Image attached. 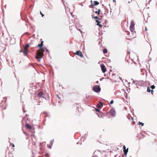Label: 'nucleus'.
<instances>
[{"instance_id": "603ef678", "label": "nucleus", "mask_w": 157, "mask_h": 157, "mask_svg": "<svg viewBox=\"0 0 157 157\" xmlns=\"http://www.w3.org/2000/svg\"><path fill=\"white\" fill-rule=\"evenodd\" d=\"M113 1L114 2V1H115V0H113Z\"/></svg>"}, {"instance_id": "1a4fd4ad", "label": "nucleus", "mask_w": 157, "mask_h": 157, "mask_svg": "<svg viewBox=\"0 0 157 157\" xmlns=\"http://www.w3.org/2000/svg\"><path fill=\"white\" fill-rule=\"evenodd\" d=\"M54 142V140H51L50 141V144H47V146L50 149H51L52 148V146L53 143Z\"/></svg>"}, {"instance_id": "c85d7f7f", "label": "nucleus", "mask_w": 157, "mask_h": 157, "mask_svg": "<svg viewBox=\"0 0 157 157\" xmlns=\"http://www.w3.org/2000/svg\"><path fill=\"white\" fill-rule=\"evenodd\" d=\"M87 135L86 134H85L84 136V138H86L87 137Z\"/></svg>"}, {"instance_id": "7ed1b4c3", "label": "nucleus", "mask_w": 157, "mask_h": 157, "mask_svg": "<svg viewBox=\"0 0 157 157\" xmlns=\"http://www.w3.org/2000/svg\"><path fill=\"white\" fill-rule=\"evenodd\" d=\"M110 115L113 117H114L116 116V113L115 109L113 108L110 111Z\"/></svg>"}, {"instance_id": "de8ad7c7", "label": "nucleus", "mask_w": 157, "mask_h": 157, "mask_svg": "<svg viewBox=\"0 0 157 157\" xmlns=\"http://www.w3.org/2000/svg\"><path fill=\"white\" fill-rule=\"evenodd\" d=\"M57 97H58V98H59V99H60V98H59V97H58V95H57Z\"/></svg>"}, {"instance_id": "7c9ffc66", "label": "nucleus", "mask_w": 157, "mask_h": 157, "mask_svg": "<svg viewBox=\"0 0 157 157\" xmlns=\"http://www.w3.org/2000/svg\"><path fill=\"white\" fill-rule=\"evenodd\" d=\"M153 92H154L153 90H151V91L150 92H151V94H153Z\"/></svg>"}, {"instance_id": "9b49d317", "label": "nucleus", "mask_w": 157, "mask_h": 157, "mask_svg": "<svg viewBox=\"0 0 157 157\" xmlns=\"http://www.w3.org/2000/svg\"><path fill=\"white\" fill-rule=\"evenodd\" d=\"M103 106V104L101 102H99V103L97 105V107L100 109Z\"/></svg>"}, {"instance_id": "39448f33", "label": "nucleus", "mask_w": 157, "mask_h": 157, "mask_svg": "<svg viewBox=\"0 0 157 157\" xmlns=\"http://www.w3.org/2000/svg\"><path fill=\"white\" fill-rule=\"evenodd\" d=\"M44 95V93L42 91L40 92L38 94V96L40 98H43L45 99H46V97L43 96Z\"/></svg>"}, {"instance_id": "393cba45", "label": "nucleus", "mask_w": 157, "mask_h": 157, "mask_svg": "<svg viewBox=\"0 0 157 157\" xmlns=\"http://www.w3.org/2000/svg\"><path fill=\"white\" fill-rule=\"evenodd\" d=\"M100 109H98V108H97L95 109V111L97 112H100Z\"/></svg>"}, {"instance_id": "72a5a7b5", "label": "nucleus", "mask_w": 157, "mask_h": 157, "mask_svg": "<svg viewBox=\"0 0 157 157\" xmlns=\"http://www.w3.org/2000/svg\"><path fill=\"white\" fill-rule=\"evenodd\" d=\"M45 50H46V52L49 53V51L47 49H46Z\"/></svg>"}, {"instance_id": "a19ab883", "label": "nucleus", "mask_w": 157, "mask_h": 157, "mask_svg": "<svg viewBox=\"0 0 157 157\" xmlns=\"http://www.w3.org/2000/svg\"><path fill=\"white\" fill-rule=\"evenodd\" d=\"M83 137H82L81 138V139H80V140H82V139H83Z\"/></svg>"}, {"instance_id": "4468645a", "label": "nucleus", "mask_w": 157, "mask_h": 157, "mask_svg": "<svg viewBox=\"0 0 157 157\" xmlns=\"http://www.w3.org/2000/svg\"><path fill=\"white\" fill-rule=\"evenodd\" d=\"M29 52V51L26 49H25L24 51L23 52L24 55L25 56H26L27 55V53Z\"/></svg>"}, {"instance_id": "0eeeda50", "label": "nucleus", "mask_w": 157, "mask_h": 157, "mask_svg": "<svg viewBox=\"0 0 157 157\" xmlns=\"http://www.w3.org/2000/svg\"><path fill=\"white\" fill-rule=\"evenodd\" d=\"M75 54L81 57H83L82 52L80 51H76V52L75 53Z\"/></svg>"}, {"instance_id": "ddd939ff", "label": "nucleus", "mask_w": 157, "mask_h": 157, "mask_svg": "<svg viewBox=\"0 0 157 157\" xmlns=\"http://www.w3.org/2000/svg\"><path fill=\"white\" fill-rule=\"evenodd\" d=\"M42 56H39L38 54H36V58L37 59H38V61L39 62L40 61V59L42 58Z\"/></svg>"}, {"instance_id": "b1692460", "label": "nucleus", "mask_w": 157, "mask_h": 157, "mask_svg": "<svg viewBox=\"0 0 157 157\" xmlns=\"http://www.w3.org/2000/svg\"><path fill=\"white\" fill-rule=\"evenodd\" d=\"M94 19H96V20L97 19H99V18L97 16H94Z\"/></svg>"}, {"instance_id": "8fccbe9b", "label": "nucleus", "mask_w": 157, "mask_h": 157, "mask_svg": "<svg viewBox=\"0 0 157 157\" xmlns=\"http://www.w3.org/2000/svg\"><path fill=\"white\" fill-rule=\"evenodd\" d=\"M90 2H92V0H91V1H90Z\"/></svg>"}, {"instance_id": "bf43d9fd", "label": "nucleus", "mask_w": 157, "mask_h": 157, "mask_svg": "<svg viewBox=\"0 0 157 157\" xmlns=\"http://www.w3.org/2000/svg\"><path fill=\"white\" fill-rule=\"evenodd\" d=\"M128 3H130V2H128Z\"/></svg>"}, {"instance_id": "6e6d98bb", "label": "nucleus", "mask_w": 157, "mask_h": 157, "mask_svg": "<svg viewBox=\"0 0 157 157\" xmlns=\"http://www.w3.org/2000/svg\"><path fill=\"white\" fill-rule=\"evenodd\" d=\"M4 109H6V107H5V108H4Z\"/></svg>"}, {"instance_id": "f03ea898", "label": "nucleus", "mask_w": 157, "mask_h": 157, "mask_svg": "<svg viewBox=\"0 0 157 157\" xmlns=\"http://www.w3.org/2000/svg\"><path fill=\"white\" fill-rule=\"evenodd\" d=\"M134 25L135 24L134 22L133 21H131L130 22V29L132 32L134 31Z\"/></svg>"}, {"instance_id": "a211bd4d", "label": "nucleus", "mask_w": 157, "mask_h": 157, "mask_svg": "<svg viewBox=\"0 0 157 157\" xmlns=\"http://www.w3.org/2000/svg\"><path fill=\"white\" fill-rule=\"evenodd\" d=\"M101 22H98V23L97 24V25L99 26V27H101L103 26V25H102L100 24Z\"/></svg>"}, {"instance_id": "2f4dec72", "label": "nucleus", "mask_w": 157, "mask_h": 157, "mask_svg": "<svg viewBox=\"0 0 157 157\" xmlns=\"http://www.w3.org/2000/svg\"><path fill=\"white\" fill-rule=\"evenodd\" d=\"M99 19H97V20H96V23H98V22H100V21H99L98 20Z\"/></svg>"}, {"instance_id": "49530a36", "label": "nucleus", "mask_w": 157, "mask_h": 157, "mask_svg": "<svg viewBox=\"0 0 157 157\" xmlns=\"http://www.w3.org/2000/svg\"><path fill=\"white\" fill-rule=\"evenodd\" d=\"M79 144V143L78 142L76 144Z\"/></svg>"}, {"instance_id": "37998d69", "label": "nucleus", "mask_w": 157, "mask_h": 157, "mask_svg": "<svg viewBox=\"0 0 157 157\" xmlns=\"http://www.w3.org/2000/svg\"><path fill=\"white\" fill-rule=\"evenodd\" d=\"M26 33V34H28V35H29V33Z\"/></svg>"}, {"instance_id": "4be33fe9", "label": "nucleus", "mask_w": 157, "mask_h": 157, "mask_svg": "<svg viewBox=\"0 0 157 157\" xmlns=\"http://www.w3.org/2000/svg\"><path fill=\"white\" fill-rule=\"evenodd\" d=\"M138 124L139 125H141L142 126H143L144 124L143 123H142V122H140V121H139L138 122Z\"/></svg>"}, {"instance_id": "c9c22d12", "label": "nucleus", "mask_w": 157, "mask_h": 157, "mask_svg": "<svg viewBox=\"0 0 157 157\" xmlns=\"http://www.w3.org/2000/svg\"><path fill=\"white\" fill-rule=\"evenodd\" d=\"M147 28L146 27H145V31H147Z\"/></svg>"}, {"instance_id": "2eb2a0df", "label": "nucleus", "mask_w": 157, "mask_h": 157, "mask_svg": "<svg viewBox=\"0 0 157 157\" xmlns=\"http://www.w3.org/2000/svg\"><path fill=\"white\" fill-rule=\"evenodd\" d=\"M43 45L41 44V43L39 44L36 46V47H38L40 48V49L43 48Z\"/></svg>"}, {"instance_id": "c03bdc74", "label": "nucleus", "mask_w": 157, "mask_h": 157, "mask_svg": "<svg viewBox=\"0 0 157 157\" xmlns=\"http://www.w3.org/2000/svg\"><path fill=\"white\" fill-rule=\"evenodd\" d=\"M31 65L30 63L29 64V66H31Z\"/></svg>"}, {"instance_id": "e433bc0d", "label": "nucleus", "mask_w": 157, "mask_h": 157, "mask_svg": "<svg viewBox=\"0 0 157 157\" xmlns=\"http://www.w3.org/2000/svg\"><path fill=\"white\" fill-rule=\"evenodd\" d=\"M23 51L22 50H21L20 51V52H23Z\"/></svg>"}, {"instance_id": "473e14b6", "label": "nucleus", "mask_w": 157, "mask_h": 157, "mask_svg": "<svg viewBox=\"0 0 157 157\" xmlns=\"http://www.w3.org/2000/svg\"><path fill=\"white\" fill-rule=\"evenodd\" d=\"M46 49H47V48L46 47H43V48L42 49L43 50H44V49L46 50Z\"/></svg>"}, {"instance_id": "4c0bfd02", "label": "nucleus", "mask_w": 157, "mask_h": 157, "mask_svg": "<svg viewBox=\"0 0 157 157\" xmlns=\"http://www.w3.org/2000/svg\"><path fill=\"white\" fill-rule=\"evenodd\" d=\"M79 5L81 6H83V4H82V3H80V4H79Z\"/></svg>"}, {"instance_id": "f257e3e1", "label": "nucleus", "mask_w": 157, "mask_h": 157, "mask_svg": "<svg viewBox=\"0 0 157 157\" xmlns=\"http://www.w3.org/2000/svg\"><path fill=\"white\" fill-rule=\"evenodd\" d=\"M93 90L94 91L98 93L100 92L101 88L98 85L95 86L93 88Z\"/></svg>"}, {"instance_id": "5701e85b", "label": "nucleus", "mask_w": 157, "mask_h": 157, "mask_svg": "<svg viewBox=\"0 0 157 157\" xmlns=\"http://www.w3.org/2000/svg\"><path fill=\"white\" fill-rule=\"evenodd\" d=\"M151 88L152 89V90H153V89H154L155 88V86L154 85H152L151 86Z\"/></svg>"}, {"instance_id": "bb28decb", "label": "nucleus", "mask_w": 157, "mask_h": 157, "mask_svg": "<svg viewBox=\"0 0 157 157\" xmlns=\"http://www.w3.org/2000/svg\"><path fill=\"white\" fill-rule=\"evenodd\" d=\"M40 14H41V15L42 17H43L44 16V14H43L42 13V12H40Z\"/></svg>"}, {"instance_id": "6ab92c4d", "label": "nucleus", "mask_w": 157, "mask_h": 157, "mask_svg": "<svg viewBox=\"0 0 157 157\" xmlns=\"http://www.w3.org/2000/svg\"><path fill=\"white\" fill-rule=\"evenodd\" d=\"M135 85L137 86H140V82H138V81H136V82L135 83Z\"/></svg>"}, {"instance_id": "aec40b11", "label": "nucleus", "mask_w": 157, "mask_h": 157, "mask_svg": "<svg viewBox=\"0 0 157 157\" xmlns=\"http://www.w3.org/2000/svg\"><path fill=\"white\" fill-rule=\"evenodd\" d=\"M29 44H27L25 46V48L26 49V48L29 47Z\"/></svg>"}, {"instance_id": "a18cd8bd", "label": "nucleus", "mask_w": 157, "mask_h": 157, "mask_svg": "<svg viewBox=\"0 0 157 157\" xmlns=\"http://www.w3.org/2000/svg\"><path fill=\"white\" fill-rule=\"evenodd\" d=\"M76 105H79V104H77H77H76Z\"/></svg>"}, {"instance_id": "a878e982", "label": "nucleus", "mask_w": 157, "mask_h": 157, "mask_svg": "<svg viewBox=\"0 0 157 157\" xmlns=\"http://www.w3.org/2000/svg\"><path fill=\"white\" fill-rule=\"evenodd\" d=\"M114 102V101H113V100H111V101H110V103L111 104H113Z\"/></svg>"}, {"instance_id": "dca6fc26", "label": "nucleus", "mask_w": 157, "mask_h": 157, "mask_svg": "<svg viewBox=\"0 0 157 157\" xmlns=\"http://www.w3.org/2000/svg\"><path fill=\"white\" fill-rule=\"evenodd\" d=\"M101 11V10L100 9H98V11H94V13H97L98 14V15L100 14V13Z\"/></svg>"}, {"instance_id": "09e8293b", "label": "nucleus", "mask_w": 157, "mask_h": 157, "mask_svg": "<svg viewBox=\"0 0 157 157\" xmlns=\"http://www.w3.org/2000/svg\"><path fill=\"white\" fill-rule=\"evenodd\" d=\"M119 78H120V79L121 80H122V79H121V77H119Z\"/></svg>"}, {"instance_id": "f704fd0d", "label": "nucleus", "mask_w": 157, "mask_h": 157, "mask_svg": "<svg viewBox=\"0 0 157 157\" xmlns=\"http://www.w3.org/2000/svg\"><path fill=\"white\" fill-rule=\"evenodd\" d=\"M44 41H41L40 43L43 45Z\"/></svg>"}, {"instance_id": "9d476101", "label": "nucleus", "mask_w": 157, "mask_h": 157, "mask_svg": "<svg viewBox=\"0 0 157 157\" xmlns=\"http://www.w3.org/2000/svg\"><path fill=\"white\" fill-rule=\"evenodd\" d=\"M99 4V2L97 1H94V2L93 4H92L91 5L92 6L91 7V8H93V6H95L98 5Z\"/></svg>"}, {"instance_id": "58836bf2", "label": "nucleus", "mask_w": 157, "mask_h": 157, "mask_svg": "<svg viewBox=\"0 0 157 157\" xmlns=\"http://www.w3.org/2000/svg\"><path fill=\"white\" fill-rule=\"evenodd\" d=\"M151 0H149V2H148V4H149V3H150V2H151Z\"/></svg>"}, {"instance_id": "f8f14e48", "label": "nucleus", "mask_w": 157, "mask_h": 157, "mask_svg": "<svg viewBox=\"0 0 157 157\" xmlns=\"http://www.w3.org/2000/svg\"><path fill=\"white\" fill-rule=\"evenodd\" d=\"M25 127L27 129H31L32 128V126L29 123L26 124Z\"/></svg>"}, {"instance_id": "13d9d810", "label": "nucleus", "mask_w": 157, "mask_h": 157, "mask_svg": "<svg viewBox=\"0 0 157 157\" xmlns=\"http://www.w3.org/2000/svg\"><path fill=\"white\" fill-rule=\"evenodd\" d=\"M106 22V20H105V22Z\"/></svg>"}, {"instance_id": "412c9836", "label": "nucleus", "mask_w": 157, "mask_h": 157, "mask_svg": "<svg viewBox=\"0 0 157 157\" xmlns=\"http://www.w3.org/2000/svg\"><path fill=\"white\" fill-rule=\"evenodd\" d=\"M151 91V90L150 89V88L148 87L147 88V92L150 93Z\"/></svg>"}, {"instance_id": "c756f323", "label": "nucleus", "mask_w": 157, "mask_h": 157, "mask_svg": "<svg viewBox=\"0 0 157 157\" xmlns=\"http://www.w3.org/2000/svg\"><path fill=\"white\" fill-rule=\"evenodd\" d=\"M11 145L12 146V147H15V145L13 143H11Z\"/></svg>"}, {"instance_id": "864d4df0", "label": "nucleus", "mask_w": 157, "mask_h": 157, "mask_svg": "<svg viewBox=\"0 0 157 157\" xmlns=\"http://www.w3.org/2000/svg\"><path fill=\"white\" fill-rule=\"evenodd\" d=\"M80 32H82V31H81V30L80 31Z\"/></svg>"}, {"instance_id": "4d7b16f0", "label": "nucleus", "mask_w": 157, "mask_h": 157, "mask_svg": "<svg viewBox=\"0 0 157 157\" xmlns=\"http://www.w3.org/2000/svg\"><path fill=\"white\" fill-rule=\"evenodd\" d=\"M10 140H9V142L10 143Z\"/></svg>"}, {"instance_id": "ea45409f", "label": "nucleus", "mask_w": 157, "mask_h": 157, "mask_svg": "<svg viewBox=\"0 0 157 157\" xmlns=\"http://www.w3.org/2000/svg\"><path fill=\"white\" fill-rule=\"evenodd\" d=\"M96 82V83H97V84H98V82H98V81H97Z\"/></svg>"}, {"instance_id": "423d86ee", "label": "nucleus", "mask_w": 157, "mask_h": 157, "mask_svg": "<svg viewBox=\"0 0 157 157\" xmlns=\"http://www.w3.org/2000/svg\"><path fill=\"white\" fill-rule=\"evenodd\" d=\"M41 51H37V54H38V55L39 56H43L44 55V50H43L42 49H41Z\"/></svg>"}, {"instance_id": "20e7f679", "label": "nucleus", "mask_w": 157, "mask_h": 157, "mask_svg": "<svg viewBox=\"0 0 157 157\" xmlns=\"http://www.w3.org/2000/svg\"><path fill=\"white\" fill-rule=\"evenodd\" d=\"M101 67L103 73H105L106 71V68L104 64H102L101 65Z\"/></svg>"}, {"instance_id": "5fc2aeb1", "label": "nucleus", "mask_w": 157, "mask_h": 157, "mask_svg": "<svg viewBox=\"0 0 157 157\" xmlns=\"http://www.w3.org/2000/svg\"><path fill=\"white\" fill-rule=\"evenodd\" d=\"M102 6H104V5H103V4H102Z\"/></svg>"}, {"instance_id": "79ce46f5", "label": "nucleus", "mask_w": 157, "mask_h": 157, "mask_svg": "<svg viewBox=\"0 0 157 157\" xmlns=\"http://www.w3.org/2000/svg\"><path fill=\"white\" fill-rule=\"evenodd\" d=\"M103 78H101L100 79V80H101V81L102 80V79H103Z\"/></svg>"}, {"instance_id": "052dcab7", "label": "nucleus", "mask_w": 157, "mask_h": 157, "mask_svg": "<svg viewBox=\"0 0 157 157\" xmlns=\"http://www.w3.org/2000/svg\"><path fill=\"white\" fill-rule=\"evenodd\" d=\"M137 88H139V87L138 86H137Z\"/></svg>"}, {"instance_id": "cd10ccee", "label": "nucleus", "mask_w": 157, "mask_h": 157, "mask_svg": "<svg viewBox=\"0 0 157 157\" xmlns=\"http://www.w3.org/2000/svg\"><path fill=\"white\" fill-rule=\"evenodd\" d=\"M132 80H133V82L132 83V84H133V83H134V84H135V83H136V81H137L136 80V81H134L133 79H132Z\"/></svg>"}, {"instance_id": "3c124183", "label": "nucleus", "mask_w": 157, "mask_h": 157, "mask_svg": "<svg viewBox=\"0 0 157 157\" xmlns=\"http://www.w3.org/2000/svg\"><path fill=\"white\" fill-rule=\"evenodd\" d=\"M25 112H26V111H24V110H23V112H24V113H25Z\"/></svg>"}, {"instance_id": "6e6552de", "label": "nucleus", "mask_w": 157, "mask_h": 157, "mask_svg": "<svg viewBox=\"0 0 157 157\" xmlns=\"http://www.w3.org/2000/svg\"><path fill=\"white\" fill-rule=\"evenodd\" d=\"M123 151L124 153V155L126 156L127 155V153L128 152V148L127 149H126V147L125 145H124L123 146Z\"/></svg>"}, {"instance_id": "f3484780", "label": "nucleus", "mask_w": 157, "mask_h": 157, "mask_svg": "<svg viewBox=\"0 0 157 157\" xmlns=\"http://www.w3.org/2000/svg\"><path fill=\"white\" fill-rule=\"evenodd\" d=\"M107 50L106 48H104L103 50V52L104 54L107 53Z\"/></svg>"}]
</instances>
